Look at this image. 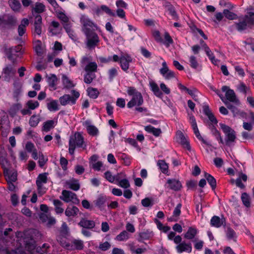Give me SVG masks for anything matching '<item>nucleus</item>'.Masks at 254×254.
I'll list each match as a JSON object with an SVG mask.
<instances>
[{
	"instance_id": "43",
	"label": "nucleus",
	"mask_w": 254,
	"mask_h": 254,
	"mask_svg": "<svg viewBox=\"0 0 254 254\" xmlns=\"http://www.w3.org/2000/svg\"><path fill=\"white\" fill-rule=\"evenodd\" d=\"M57 17L61 21L63 25L70 22L69 18L63 12H59Z\"/></svg>"
},
{
	"instance_id": "10",
	"label": "nucleus",
	"mask_w": 254,
	"mask_h": 254,
	"mask_svg": "<svg viewBox=\"0 0 254 254\" xmlns=\"http://www.w3.org/2000/svg\"><path fill=\"white\" fill-rule=\"evenodd\" d=\"M64 248L68 250L73 251L75 250H81L83 249L84 245L82 241L80 240H73L70 243H66L64 245Z\"/></svg>"
},
{
	"instance_id": "13",
	"label": "nucleus",
	"mask_w": 254,
	"mask_h": 254,
	"mask_svg": "<svg viewBox=\"0 0 254 254\" xmlns=\"http://www.w3.org/2000/svg\"><path fill=\"white\" fill-rule=\"evenodd\" d=\"M29 24L27 18H23L21 20L20 25L18 27V33L19 36H22L26 32V27Z\"/></svg>"
},
{
	"instance_id": "49",
	"label": "nucleus",
	"mask_w": 254,
	"mask_h": 254,
	"mask_svg": "<svg viewBox=\"0 0 254 254\" xmlns=\"http://www.w3.org/2000/svg\"><path fill=\"white\" fill-rule=\"evenodd\" d=\"M223 14L225 17L229 20H234L237 18V15L235 13L228 9H224L223 11Z\"/></svg>"
},
{
	"instance_id": "60",
	"label": "nucleus",
	"mask_w": 254,
	"mask_h": 254,
	"mask_svg": "<svg viewBox=\"0 0 254 254\" xmlns=\"http://www.w3.org/2000/svg\"><path fill=\"white\" fill-rule=\"evenodd\" d=\"M47 161H48V159L45 158L43 153H39V160L38 161V163H39V166L40 167L42 168L45 165V164H46V163L47 162Z\"/></svg>"
},
{
	"instance_id": "20",
	"label": "nucleus",
	"mask_w": 254,
	"mask_h": 254,
	"mask_svg": "<svg viewBox=\"0 0 254 254\" xmlns=\"http://www.w3.org/2000/svg\"><path fill=\"white\" fill-rule=\"evenodd\" d=\"M107 200L106 196L100 195L94 201V203L96 206L98 207L100 210H102L105 205Z\"/></svg>"
},
{
	"instance_id": "14",
	"label": "nucleus",
	"mask_w": 254,
	"mask_h": 254,
	"mask_svg": "<svg viewBox=\"0 0 254 254\" xmlns=\"http://www.w3.org/2000/svg\"><path fill=\"white\" fill-rule=\"evenodd\" d=\"M3 174L7 181L15 182L17 180V173L12 172L6 168H3Z\"/></svg>"
},
{
	"instance_id": "56",
	"label": "nucleus",
	"mask_w": 254,
	"mask_h": 254,
	"mask_svg": "<svg viewBox=\"0 0 254 254\" xmlns=\"http://www.w3.org/2000/svg\"><path fill=\"white\" fill-rule=\"evenodd\" d=\"M15 71V69L11 66H7L3 69L4 73L8 76L13 75Z\"/></svg>"
},
{
	"instance_id": "40",
	"label": "nucleus",
	"mask_w": 254,
	"mask_h": 254,
	"mask_svg": "<svg viewBox=\"0 0 254 254\" xmlns=\"http://www.w3.org/2000/svg\"><path fill=\"white\" fill-rule=\"evenodd\" d=\"M54 204L55 206V211L57 214L63 213L64 209L60 207L63 205V202L58 199H54L53 200Z\"/></svg>"
},
{
	"instance_id": "32",
	"label": "nucleus",
	"mask_w": 254,
	"mask_h": 254,
	"mask_svg": "<svg viewBox=\"0 0 254 254\" xmlns=\"http://www.w3.org/2000/svg\"><path fill=\"white\" fill-rule=\"evenodd\" d=\"M62 79L64 88L70 89L75 86L73 82L65 75H63Z\"/></svg>"
},
{
	"instance_id": "47",
	"label": "nucleus",
	"mask_w": 254,
	"mask_h": 254,
	"mask_svg": "<svg viewBox=\"0 0 254 254\" xmlns=\"http://www.w3.org/2000/svg\"><path fill=\"white\" fill-rule=\"evenodd\" d=\"M45 6L42 3L36 2L35 3V7L34 8V11L36 13H41L45 11Z\"/></svg>"
},
{
	"instance_id": "26",
	"label": "nucleus",
	"mask_w": 254,
	"mask_h": 254,
	"mask_svg": "<svg viewBox=\"0 0 254 254\" xmlns=\"http://www.w3.org/2000/svg\"><path fill=\"white\" fill-rule=\"evenodd\" d=\"M144 129L147 132L152 133L155 136H159L162 133L160 128H155L151 125L145 127Z\"/></svg>"
},
{
	"instance_id": "33",
	"label": "nucleus",
	"mask_w": 254,
	"mask_h": 254,
	"mask_svg": "<svg viewBox=\"0 0 254 254\" xmlns=\"http://www.w3.org/2000/svg\"><path fill=\"white\" fill-rule=\"evenodd\" d=\"M87 91L88 95L93 99H96L100 94V92L97 88L93 87H88L87 89Z\"/></svg>"
},
{
	"instance_id": "7",
	"label": "nucleus",
	"mask_w": 254,
	"mask_h": 254,
	"mask_svg": "<svg viewBox=\"0 0 254 254\" xmlns=\"http://www.w3.org/2000/svg\"><path fill=\"white\" fill-rule=\"evenodd\" d=\"M80 22L82 25V31L85 34L93 32L95 25L87 16L82 15L80 18Z\"/></svg>"
},
{
	"instance_id": "62",
	"label": "nucleus",
	"mask_w": 254,
	"mask_h": 254,
	"mask_svg": "<svg viewBox=\"0 0 254 254\" xmlns=\"http://www.w3.org/2000/svg\"><path fill=\"white\" fill-rule=\"evenodd\" d=\"M116 5L118 8H125L127 7V4L123 0H117L116 2Z\"/></svg>"
},
{
	"instance_id": "17",
	"label": "nucleus",
	"mask_w": 254,
	"mask_h": 254,
	"mask_svg": "<svg viewBox=\"0 0 254 254\" xmlns=\"http://www.w3.org/2000/svg\"><path fill=\"white\" fill-rule=\"evenodd\" d=\"M153 236V233L148 230L141 232L139 234V238L137 240L139 242H143L144 240H149Z\"/></svg>"
},
{
	"instance_id": "21",
	"label": "nucleus",
	"mask_w": 254,
	"mask_h": 254,
	"mask_svg": "<svg viewBox=\"0 0 254 254\" xmlns=\"http://www.w3.org/2000/svg\"><path fill=\"white\" fill-rule=\"evenodd\" d=\"M24 242L25 243V248L28 251H32L35 249V241L32 236H30L29 239L28 238L25 237L24 238Z\"/></svg>"
},
{
	"instance_id": "36",
	"label": "nucleus",
	"mask_w": 254,
	"mask_h": 254,
	"mask_svg": "<svg viewBox=\"0 0 254 254\" xmlns=\"http://www.w3.org/2000/svg\"><path fill=\"white\" fill-rule=\"evenodd\" d=\"M9 4L12 9L15 11H18L21 7V4L17 0H9Z\"/></svg>"
},
{
	"instance_id": "29",
	"label": "nucleus",
	"mask_w": 254,
	"mask_h": 254,
	"mask_svg": "<svg viewBox=\"0 0 254 254\" xmlns=\"http://www.w3.org/2000/svg\"><path fill=\"white\" fill-rule=\"evenodd\" d=\"M150 86L151 90L153 91L154 94L158 97H161L162 96V93L160 90L158 85L154 82H150Z\"/></svg>"
},
{
	"instance_id": "3",
	"label": "nucleus",
	"mask_w": 254,
	"mask_h": 254,
	"mask_svg": "<svg viewBox=\"0 0 254 254\" xmlns=\"http://www.w3.org/2000/svg\"><path fill=\"white\" fill-rule=\"evenodd\" d=\"M5 54L6 57L12 63L16 62V59L20 57L22 53V47L21 45L14 47L5 49Z\"/></svg>"
},
{
	"instance_id": "9",
	"label": "nucleus",
	"mask_w": 254,
	"mask_h": 254,
	"mask_svg": "<svg viewBox=\"0 0 254 254\" xmlns=\"http://www.w3.org/2000/svg\"><path fill=\"white\" fill-rule=\"evenodd\" d=\"M222 91L226 92L225 96L228 100L234 103L236 105H240V101L236 98V94L233 90L230 89L228 87L224 86L222 87Z\"/></svg>"
},
{
	"instance_id": "31",
	"label": "nucleus",
	"mask_w": 254,
	"mask_h": 254,
	"mask_svg": "<svg viewBox=\"0 0 254 254\" xmlns=\"http://www.w3.org/2000/svg\"><path fill=\"white\" fill-rule=\"evenodd\" d=\"M197 233V230L195 228L190 227L185 235V237L188 239H193Z\"/></svg>"
},
{
	"instance_id": "34",
	"label": "nucleus",
	"mask_w": 254,
	"mask_h": 254,
	"mask_svg": "<svg viewBox=\"0 0 254 254\" xmlns=\"http://www.w3.org/2000/svg\"><path fill=\"white\" fill-rule=\"evenodd\" d=\"M203 48L206 55H207L210 60L211 61V62L212 64L216 63V60L215 59L214 56H213V54L212 53L209 48L207 46L206 44H204V45H203Z\"/></svg>"
},
{
	"instance_id": "2",
	"label": "nucleus",
	"mask_w": 254,
	"mask_h": 254,
	"mask_svg": "<svg viewBox=\"0 0 254 254\" xmlns=\"http://www.w3.org/2000/svg\"><path fill=\"white\" fill-rule=\"evenodd\" d=\"M176 141L181 147L186 151L190 152L191 147L189 137L181 130H178L176 133Z\"/></svg>"
},
{
	"instance_id": "48",
	"label": "nucleus",
	"mask_w": 254,
	"mask_h": 254,
	"mask_svg": "<svg viewBox=\"0 0 254 254\" xmlns=\"http://www.w3.org/2000/svg\"><path fill=\"white\" fill-rule=\"evenodd\" d=\"M48 173L40 174L37 178L36 182H38L39 181V182L42 184L47 183L48 181Z\"/></svg>"
},
{
	"instance_id": "53",
	"label": "nucleus",
	"mask_w": 254,
	"mask_h": 254,
	"mask_svg": "<svg viewBox=\"0 0 254 254\" xmlns=\"http://www.w3.org/2000/svg\"><path fill=\"white\" fill-rule=\"evenodd\" d=\"M226 236L229 240H233L234 241H236V233L231 228H227L226 230Z\"/></svg>"
},
{
	"instance_id": "50",
	"label": "nucleus",
	"mask_w": 254,
	"mask_h": 254,
	"mask_svg": "<svg viewBox=\"0 0 254 254\" xmlns=\"http://www.w3.org/2000/svg\"><path fill=\"white\" fill-rule=\"evenodd\" d=\"M40 122L39 118L35 115H32L30 118L29 124L32 127H36Z\"/></svg>"
},
{
	"instance_id": "52",
	"label": "nucleus",
	"mask_w": 254,
	"mask_h": 254,
	"mask_svg": "<svg viewBox=\"0 0 254 254\" xmlns=\"http://www.w3.org/2000/svg\"><path fill=\"white\" fill-rule=\"evenodd\" d=\"M128 234L127 231H123L120 234L117 235L116 240L119 241H123L128 238Z\"/></svg>"
},
{
	"instance_id": "12",
	"label": "nucleus",
	"mask_w": 254,
	"mask_h": 254,
	"mask_svg": "<svg viewBox=\"0 0 254 254\" xmlns=\"http://www.w3.org/2000/svg\"><path fill=\"white\" fill-rule=\"evenodd\" d=\"M69 140H71L72 143L75 144V146L78 147H83L84 138L82 134L79 132H76L73 136H71Z\"/></svg>"
},
{
	"instance_id": "39",
	"label": "nucleus",
	"mask_w": 254,
	"mask_h": 254,
	"mask_svg": "<svg viewBox=\"0 0 254 254\" xmlns=\"http://www.w3.org/2000/svg\"><path fill=\"white\" fill-rule=\"evenodd\" d=\"M210 223L212 226L218 228L222 225L223 222L218 216H214L211 218Z\"/></svg>"
},
{
	"instance_id": "54",
	"label": "nucleus",
	"mask_w": 254,
	"mask_h": 254,
	"mask_svg": "<svg viewBox=\"0 0 254 254\" xmlns=\"http://www.w3.org/2000/svg\"><path fill=\"white\" fill-rule=\"evenodd\" d=\"M26 106L29 109L34 110L39 106V103L37 101L29 100L26 103Z\"/></svg>"
},
{
	"instance_id": "35",
	"label": "nucleus",
	"mask_w": 254,
	"mask_h": 254,
	"mask_svg": "<svg viewBox=\"0 0 254 254\" xmlns=\"http://www.w3.org/2000/svg\"><path fill=\"white\" fill-rule=\"evenodd\" d=\"M22 91V85L19 83L14 84V89L13 91V97L18 100L19 96Z\"/></svg>"
},
{
	"instance_id": "42",
	"label": "nucleus",
	"mask_w": 254,
	"mask_h": 254,
	"mask_svg": "<svg viewBox=\"0 0 254 254\" xmlns=\"http://www.w3.org/2000/svg\"><path fill=\"white\" fill-rule=\"evenodd\" d=\"M227 105V108L233 112L234 116H243V113L241 112L236 106L233 105L232 104H228Z\"/></svg>"
},
{
	"instance_id": "28",
	"label": "nucleus",
	"mask_w": 254,
	"mask_h": 254,
	"mask_svg": "<svg viewBox=\"0 0 254 254\" xmlns=\"http://www.w3.org/2000/svg\"><path fill=\"white\" fill-rule=\"evenodd\" d=\"M79 211L78 208L74 206H73L72 207L68 206L65 211V214L66 216L68 217L70 216H74L76 215H77V213Z\"/></svg>"
},
{
	"instance_id": "45",
	"label": "nucleus",
	"mask_w": 254,
	"mask_h": 254,
	"mask_svg": "<svg viewBox=\"0 0 254 254\" xmlns=\"http://www.w3.org/2000/svg\"><path fill=\"white\" fill-rule=\"evenodd\" d=\"M157 165L159 167L163 173L165 174L168 171V166L164 160H158L157 162Z\"/></svg>"
},
{
	"instance_id": "61",
	"label": "nucleus",
	"mask_w": 254,
	"mask_h": 254,
	"mask_svg": "<svg viewBox=\"0 0 254 254\" xmlns=\"http://www.w3.org/2000/svg\"><path fill=\"white\" fill-rule=\"evenodd\" d=\"M141 204L144 207H148L153 205V203L150 198L146 197L141 200Z\"/></svg>"
},
{
	"instance_id": "24",
	"label": "nucleus",
	"mask_w": 254,
	"mask_h": 254,
	"mask_svg": "<svg viewBox=\"0 0 254 254\" xmlns=\"http://www.w3.org/2000/svg\"><path fill=\"white\" fill-rule=\"evenodd\" d=\"M203 112L208 117L209 120L211 122L212 124H217V121L214 116V115L212 113L211 111L210 110L209 107L208 106H205L203 107Z\"/></svg>"
},
{
	"instance_id": "41",
	"label": "nucleus",
	"mask_w": 254,
	"mask_h": 254,
	"mask_svg": "<svg viewBox=\"0 0 254 254\" xmlns=\"http://www.w3.org/2000/svg\"><path fill=\"white\" fill-rule=\"evenodd\" d=\"M47 106L48 110L50 111H56L59 109L57 100H52L50 103H48Z\"/></svg>"
},
{
	"instance_id": "5",
	"label": "nucleus",
	"mask_w": 254,
	"mask_h": 254,
	"mask_svg": "<svg viewBox=\"0 0 254 254\" xmlns=\"http://www.w3.org/2000/svg\"><path fill=\"white\" fill-rule=\"evenodd\" d=\"M254 25V12H249L245 15L244 20L237 24V26L239 30H243L247 27Z\"/></svg>"
},
{
	"instance_id": "6",
	"label": "nucleus",
	"mask_w": 254,
	"mask_h": 254,
	"mask_svg": "<svg viewBox=\"0 0 254 254\" xmlns=\"http://www.w3.org/2000/svg\"><path fill=\"white\" fill-rule=\"evenodd\" d=\"M71 92L73 96H71L69 94H64L60 97L59 101L62 105L65 106L70 102L72 105L75 104L76 99L79 97L80 94L74 90H72Z\"/></svg>"
},
{
	"instance_id": "22",
	"label": "nucleus",
	"mask_w": 254,
	"mask_h": 254,
	"mask_svg": "<svg viewBox=\"0 0 254 254\" xmlns=\"http://www.w3.org/2000/svg\"><path fill=\"white\" fill-rule=\"evenodd\" d=\"M177 251L179 253H182L183 252H186L188 253H190L191 251V246L190 244H186L185 243H180L177 247Z\"/></svg>"
},
{
	"instance_id": "64",
	"label": "nucleus",
	"mask_w": 254,
	"mask_h": 254,
	"mask_svg": "<svg viewBox=\"0 0 254 254\" xmlns=\"http://www.w3.org/2000/svg\"><path fill=\"white\" fill-rule=\"evenodd\" d=\"M121 159L124 161L123 163L126 166H129L130 164V158L126 154H122L121 156Z\"/></svg>"
},
{
	"instance_id": "16",
	"label": "nucleus",
	"mask_w": 254,
	"mask_h": 254,
	"mask_svg": "<svg viewBox=\"0 0 254 254\" xmlns=\"http://www.w3.org/2000/svg\"><path fill=\"white\" fill-rule=\"evenodd\" d=\"M102 11L105 12L110 16L115 17L116 16V13L108 6L105 5H102L100 8H97L96 9V13L98 15L101 14Z\"/></svg>"
},
{
	"instance_id": "25",
	"label": "nucleus",
	"mask_w": 254,
	"mask_h": 254,
	"mask_svg": "<svg viewBox=\"0 0 254 254\" xmlns=\"http://www.w3.org/2000/svg\"><path fill=\"white\" fill-rule=\"evenodd\" d=\"M238 175L239 177L236 180V184L237 187L241 189H244L245 186L242 183V180L246 182L247 180V176L242 172H239Z\"/></svg>"
},
{
	"instance_id": "59",
	"label": "nucleus",
	"mask_w": 254,
	"mask_h": 254,
	"mask_svg": "<svg viewBox=\"0 0 254 254\" xmlns=\"http://www.w3.org/2000/svg\"><path fill=\"white\" fill-rule=\"evenodd\" d=\"M119 185L121 187L125 189L128 188L130 187L129 181L127 179H123L121 180L119 183Z\"/></svg>"
},
{
	"instance_id": "63",
	"label": "nucleus",
	"mask_w": 254,
	"mask_h": 254,
	"mask_svg": "<svg viewBox=\"0 0 254 254\" xmlns=\"http://www.w3.org/2000/svg\"><path fill=\"white\" fill-rule=\"evenodd\" d=\"M98 248L101 251H106L111 248V245L108 242H105L103 243H100Z\"/></svg>"
},
{
	"instance_id": "11",
	"label": "nucleus",
	"mask_w": 254,
	"mask_h": 254,
	"mask_svg": "<svg viewBox=\"0 0 254 254\" xmlns=\"http://www.w3.org/2000/svg\"><path fill=\"white\" fill-rule=\"evenodd\" d=\"M87 39V45L88 48L95 47L99 42V37L95 32H91L85 34Z\"/></svg>"
},
{
	"instance_id": "37",
	"label": "nucleus",
	"mask_w": 254,
	"mask_h": 254,
	"mask_svg": "<svg viewBox=\"0 0 254 254\" xmlns=\"http://www.w3.org/2000/svg\"><path fill=\"white\" fill-rule=\"evenodd\" d=\"M205 177L207 180L209 185L211 186L212 189L214 190L216 187V181L215 178L207 173L205 174Z\"/></svg>"
},
{
	"instance_id": "4",
	"label": "nucleus",
	"mask_w": 254,
	"mask_h": 254,
	"mask_svg": "<svg viewBox=\"0 0 254 254\" xmlns=\"http://www.w3.org/2000/svg\"><path fill=\"white\" fill-rule=\"evenodd\" d=\"M220 127L225 134L226 145L231 146L235 142L236 138V132L226 125L220 124Z\"/></svg>"
},
{
	"instance_id": "38",
	"label": "nucleus",
	"mask_w": 254,
	"mask_h": 254,
	"mask_svg": "<svg viewBox=\"0 0 254 254\" xmlns=\"http://www.w3.org/2000/svg\"><path fill=\"white\" fill-rule=\"evenodd\" d=\"M55 122L53 120H48L44 123L42 130L48 132L54 127Z\"/></svg>"
},
{
	"instance_id": "46",
	"label": "nucleus",
	"mask_w": 254,
	"mask_h": 254,
	"mask_svg": "<svg viewBox=\"0 0 254 254\" xmlns=\"http://www.w3.org/2000/svg\"><path fill=\"white\" fill-rule=\"evenodd\" d=\"M241 199L243 204L245 206L247 207L250 206V197L246 192H244L242 194Z\"/></svg>"
},
{
	"instance_id": "55",
	"label": "nucleus",
	"mask_w": 254,
	"mask_h": 254,
	"mask_svg": "<svg viewBox=\"0 0 254 254\" xmlns=\"http://www.w3.org/2000/svg\"><path fill=\"white\" fill-rule=\"evenodd\" d=\"M97 68V64H86L84 70L87 73H94L96 71Z\"/></svg>"
},
{
	"instance_id": "57",
	"label": "nucleus",
	"mask_w": 254,
	"mask_h": 254,
	"mask_svg": "<svg viewBox=\"0 0 254 254\" xmlns=\"http://www.w3.org/2000/svg\"><path fill=\"white\" fill-rule=\"evenodd\" d=\"M238 89L241 92L246 94L250 91V89L243 82H241L238 86Z\"/></svg>"
},
{
	"instance_id": "44",
	"label": "nucleus",
	"mask_w": 254,
	"mask_h": 254,
	"mask_svg": "<svg viewBox=\"0 0 254 254\" xmlns=\"http://www.w3.org/2000/svg\"><path fill=\"white\" fill-rule=\"evenodd\" d=\"M163 43L167 47H169L170 44L173 43V40L170 36L169 33L165 32L164 35Z\"/></svg>"
},
{
	"instance_id": "15",
	"label": "nucleus",
	"mask_w": 254,
	"mask_h": 254,
	"mask_svg": "<svg viewBox=\"0 0 254 254\" xmlns=\"http://www.w3.org/2000/svg\"><path fill=\"white\" fill-rule=\"evenodd\" d=\"M78 225L83 228L91 229L95 227V223L93 220H89L82 218L78 223Z\"/></svg>"
},
{
	"instance_id": "23",
	"label": "nucleus",
	"mask_w": 254,
	"mask_h": 254,
	"mask_svg": "<svg viewBox=\"0 0 254 254\" xmlns=\"http://www.w3.org/2000/svg\"><path fill=\"white\" fill-rule=\"evenodd\" d=\"M47 82L48 83L49 86L50 87H52L54 89V90H56L57 89L56 85L58 84V79L56 75L54 74H50V76H47Z\"/></svg>"
},
{
	"instance_id": "30",
	"label": "nucleus",
	"mask_w": 254,
	"mask_h": 254,
	"mask_svg": "<svg viewBox=\"0 0 254 254\" xmlns=\"http://www.w3.org/2000/svg\"><path fill=\"white\" fill-rule=\"evenodd\" d=\"M21 108L22 105L20 103L14 104L10 108L8 113L11 117H14Z\"/></svg>"
},
{
	"instance_id": "19",
	"label": "nucleus",
	"mask_w": 254,
	"mask_h": 254,
	"mask_svg": "<svg viewBox=\"0 0 254 254\" xmlns=\"http://www.w3.org/2000/svg\"><path fill=\"white\" fill-rule=\"evenodd\" d=\"M84 125L86 127L88 133L92 136H96L98 134L99 131L98 128L94 126L90 125L89 121H86L84 123Z\"/></svg>"
},
{
	"instance_id": "18",
	"label": "nucleus",
	"mask_w": 254,
	"mask_h": 254,
	"mask_svg": "<svg viewBox=\"0 0 254 254\" xmlns=\"http://www.w3.org/2000/svg\"><path fill=\"white\" fill-rule=\"evenodd\" d=\"M17 21V18L11 15H5L2 18V23L11 26H14Z\"/></svg>"
},
{
	"instance_id": "51",
	"label": "nucleus",
	"mask_w": 254,
	"mask_h": 254,
	"mask_svg": "<svg viewBox=\"0 0 254 254\" xmlns=\"http://www.w3.org/2000/svg\"><path fill=\"white\" fill-rule=\"evenodd\" d=\"M95 78V75L94 73H87L84 75V81L87 84L91 83L93 79Z\"/></svg>"
},
{
	"instance_id": "1",
	"label": "nucleus",
	"mask_w": 254,
	"mask_h": 254,
	"mask_svg": "<svg viewBox=\"0 0 254 254\" xmlns=\"http://www.w3.org/2000/svg\"><path fill=\"white\" fill-rule=\"evenodd\" d=\"M129 96H132V99L127 104L128 108H131L135 105L141 106L143 103V97L140 92H138L134 87H129L127 91Z\"/></svg>"
},
{
	"instance_id": "58",
	"label": "nucleus",
	"mask_w": 254,
	"mask_h": 254,
	"mask_svg": "<svg viewBox=\"0 0 254 254\" xmlns=\"http://www.w3.org/2000/svg\"><path fill=\"white\" fill-rule=\"evenodd\" d=\"M34 49L37 55L41 56L43 54V50L41 46V43L38 41L34 47Z\"/></svg>"
},
{
	"instance_id": "8",
	"label": "nucleus",
	"mask_w": 254,
	"mask_h": 254,
	"mask_svg": "<svg viewBox=\"0 0 254 254\" xmlns=\"http://www.w3.org/2000/svg\"><path fill=\"white\" fill-rule=\"evenodd\" d=\"M62 193V196H61L60 198L64 202H69L72 201L75 204L79 203V200L77 198V195L75 193L69 190H63Z\"/></svg>"
},
{
	"instance_id": "27",
	"label": "nucleus",
	"mask_w": 254,
	"mask_h": 254,
	"mask_svg": "<svg viewBox=\"0 0 254 254\" xmlns=\"http://www.w3.org/2000/svg\"><path fill=\"white\" fill-rule=\"evenodd\" d=\"M66 184L68 186L69 189L74 191H77L80 189V185L78 180L72 179L69 182H67Z\"/></svg>"
}]
</instances>
